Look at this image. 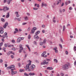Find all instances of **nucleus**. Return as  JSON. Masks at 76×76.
I'll return each mask as SVG.
<instances>
[{
    "label": "nucleus",
    "instance_id": "nucleus-20",
    "mask_svg": "<svg viewBox=\"0 0 76 76\" xmlns=\"http://www.w3.org/2000/svg\"><path fill=\"white\" fill-rule=\"evenodd\" d=\"M26 47H27L29 51H31V49H30V48H29V45H26Z\"/></svg>",
    "mask_w": 76,
    "mask_h": 76
},
{
    "label": "nucleus",
    "instance_id": "nucleus-14",
    "mask_svg": "<svg viewBox=\"0 0 76 76\" xmlns=\"http://www.w3.org/2000/svg\"><path fill=\"white\" fill-rule=\"evenodd\" d=\"M26 68L25 70L26 71H27V70H28V69H29V66L28 65H26Z\"/></svg>",
    "mask_w": 76,
    "mask_h": 76
},
{
    "label": "nucleus",
    "instance_id": "nucleus-64",
    "mask_svg": "<svg viewBox=\"0 0 76 76\" xmlns=\"http://www.w3.org/2000/svg\"><path fill=\"white\" fill-rule=\"evenodd\" d=\"M74 64L75 66H76V61H75Z\"/></svg>",
    "mask_w": 76,
    "mask_h": 76
},
{
    "label": "nucleus",
    "instance_id": "nucleus-43",
    "mask_svg": "<svg viewBox=\"0 0 76 76\" xmlns=\"http://www.w3.org/2000/svg\"><path fill=\"white\" fill-rule=\"evenodd\" d=\"M4 46L5 47H7V45L6 44H5Z\"/></svg>",
    "mask_w": 76,
    "mask_h": 76
},
{
    "label": "nucleus",
    "instance_id": "nucleus-63",
    "mask_svg": "<svg viewBox=\"0 0 76 76\" xmlns=\"http://www.w3.org/2000/svg\"><path fill=\"white\" fill-rule=\"evenodd\" d=\"M42 57H44V55L43 53L42 54Z\"/></svg>",
    "mask_w": 76,
    "mask_h": 76
},
{
    "label": "nucleus",
    "instance_id": "nucleus-11",
    "mask_svg": "<svg viewBox=\"0 0 76 76\" xmlns=\"http://www.w3.org/2000/svg\"><path fill=\"white\" fill-rule=\"evenodd\" d=\"M44 6L46 7L47 6V5L46 4H44V2H42V7H43Z\"/></svg>",
    "mask_w": 76,
    "mask_h": 76
},
{
    "label": "nucleus",
    "instance_id": "nucleus-33",
    "mask_svg": "<svg viewBox=\"0 0 76 76\" xmlns=\"http://www.w3.org/2000/svg\"><path fill=\"white\" fill-rule=\"evenodd\" d=\"M3 31L2 30H0V33H1V34H3Z\"/></svg>",
    "mask_w": 76,
    "mask_h": 76
},
{
    "label": "nucleus",
    "instance_id": "nucleus-18",
    "mask_svg": "<svg viewBox=\"0 0 76 76\" xmlns=\"http://www.w3.org/2000/svg\"><path fill=\"white\" fill-rule=\"evenodd\" d=\"M12 1V0H9L7 1V4H10V2H11V1Z\"/></svg>",
    "mask_w": 76,
    "mask_h": 76
},
{
    "label": "nucleus",
    "instance_id": "nucleus-22",
    "mask_svg": "<svg viewBox=\"0 0 76 76\" xmlns=\"http://www.w3.org/2000/svg\"><path fill=\"white\" fill-rule=\"evenodd\" d=\"M29 61L30 62L28 63V64H27L29 66H31V61L30 60H29Z\"/></svg>",
    "mask_w": 76,
    "mask_h": 76
},
{
    "label": "nucleus",
    "instance_id": "nucleus-40",
    "mask_svg": "<svg viewBox=\"0 0 76 76\" xmlns=\"http://www.w3.org/2000/svg\"><path fill=\"white\" fill-rule=\"evenodd\" d=\"M15 70V68H14V69H11V71L12 72H13V70Z\"/></svg>",
    "mask_w": 76,
    "mask_h": 76
},
{
    "label": "nucleus",
    "instance_id": "nucleus-8",
    "mask_svg": "<svg viewBox=\"0 0 76 76\" xmlns=\"http://www.w3.org/2000/svg\"><path fill=\"white\" fill-rule=\"evenodd\" d=\"M8 25V23L6 22L5 23V24L4 25L3 27L4 29H6L7 28V26Z\"/></svg>",
    "mask_w": 76,
    "mask_h": 76
},
{
    "label": "nucleus",
    "instance_id": "nucleus-41",
    "mask_svg": "<svg viewBox=\"0 0 76 76\" xmlns=\"http://www.w3.org/2000/svg\"><path fill=\"white\" fill-rule=\"evenodd\" d=\"M15 15H18V12H15Z\"/></svg>",
    "mask_w": 76,
    "mask_h": 76
},
{
    "label": "nucleus",
    "instance_id": "nucleus-42",
    "mask_svg": "<svg viewBox=\"0 0 76 76\" xmlns=\"http://www.w3.org/2000/svg\"><path fill=\"white\" fill-rule=\"evenodd\" d=\"M11 57L12 58H14V56H13V55H11Z\"/></svg>",
    "mask_w": 76,
    "mask_h": 76
},
{
    "label": "nucleus",
    "instance_id": "nucleus-21",
    "mask_svg": "<svg viewBox=\"0 0 76 76\" xmlns=\"http://www.w3.org/2000/svg\"><path fill=\"white\" fill-rule=\"evenodd\" d=\"M53 61H54V62H55V63H58V61L56 59H54L53 60Z\"/></svg>",
    "mask_w": 76,
    "mask_h": 76
},
{
    "label": "nucleus",
    "instance_id": "nucleus-6",
    "mask_svg": "<svg viewBox=\"0 0 76 76\" xmlns=\"http://www.w3.org/2000/svg\"><path fill=\"white\" fill-rule=\"evenodd\" d=\"M37 30V28L35 27H34L31 29V34H34V32H35V31H36Z\"/></svg>",
    "mask_w": 76,
    "mask_h": 76
},
{
    "label": "nucleus",
    "instance_id": "nucleus-58",
    "mask_svg": "<svg viewBox=\"0 0 76 76\" xmlns=\"http://www.w3.org/2000/svg\"><path fill=\"white\" fill-rule=\"evenodd\" d=\"M2 37L3 38H5V35H3L2 36Z\"/></svg>",
    "mask_w": 76,
    "mask_h": 76
},
{
    "label": "nucleus",
    "instance_id": "nucleus-28",
    "mask_svg": "<svg viewBox=\"0 0 76 76\" xmlns=\"http://www.w3.org/2000/svg\"><path fill=\"white\" fill-rule=\"evenodd\" d=\"M74 51H76V46H75L74 47Z\"/></svg>",
    "mask_w": 76,
    "mask_h": 76
},
{
    "label": "nucleus",
    "instance_id": "nucleus-5",
    "mask_svg": "<svg viewBox=\"0 0 76 76\" xmlns=\"http://www.w3.org/2000/svg\"><path fill=\"white\" fill-rule=\"evenodd\" d=\"M15 65H11L10 66H8L7 67V70H9V69H11L12 68H15Z\"/></svg>",
    "mask_w": 76,
    "mask_h": 76
},
{
    "label": "nucleus",
    "instance_id": "nucleus-13",
    "mask_svg": "<svg viewBox=\"0 0 76 76\" xmlns=\"http://www.w3.org/2000/svg\"><path fill=\"white\" fill-rule=\"evenodd\" d=\"M48 62H46V61L44 60L43 61V64H48Z\"/></svg>",
    "mask_w": 76,
    "mask_h": 76
},
{
    "label": "nucleus",
    "instance_id": "nucleus-47",
    "mask_svg": "<svg viewBox=\"0 0 76 76\" xmlns=\"http://www.w3.org/2000/svg\"><path fill=\"white\" fill-rule=\"evenodd\" d=\"M3 62V60L1 59L0 60V63H1Z\"/></svg>",
    "mask_w": 76,
    "mask_h": 76
},
{
    "label": "nucleus",
    "instance_id": "nucleus-1",
    "mask_svg": "<svg viewBox=\"0 0 76 76\" xmlns=\"http://www.w3.org/2000/svg\"><path fill=\"white\" fill-rule=\"evenodd\" d=\"M69 65L68 64H65L64 65L62 66V68L63 70H67L69 69Z\"/></svg>",
    "mask_w": 76,
    "mask_h": 76
},
{
    "label": "nucleus",
    "instance_id": "nucleus-7",
    "mask_svg": "<svg viewBox=\"0 0 76 76\" xmlns=\"http://www.w3.org/2000/svg\"><path fill=\"white\" fill-rule=\"evenodd\" d=\"M3 10H4V12H6V10H9V8H8L7 6L4 7Z\"/></svg>",
    "mask_w": 76,
    "mask_h": 76
},
{
    "label": "nucleus",
    "instance_id": "nucleus-61",
    "mask_svg": "<svg viewBox=\"0 0 76 76\" xmlns=\"http://www.w3.org/2000/svg\"><path fill=\"white\" fill-rule=\"evenodd\" d=\"M7 0H4V3H6Z\"/></svg>",
    "mask_w": 76,
    "mask_h": 76
},
{
    "label": "nucleus",
    "instance_id": "nucleus-25",
    "mask_svg": "<svg viewBox=\"0 0 76 76\" xmlns=\"http://www.w3.org/2000/svg\"><path fill=\"white\" fill-rule=\"evenodd\" d=\"M4 30V28L2 27H0V31Z\"/></svg>",
    "mask_w": 76,
    "mask_h": 76
},
{
    "label": "nucleus",
    "instance_id": "nucleus-34",
    "mask_svg": "<svg viewBox=\"0 0 76 76\" xmlns=\"http://www.w3.org/2000/svg\"><path fill=\"white\" fill-rule=\"evenodd\" d=\"M33 10H38V8H33Z\"/></svg>",
    "mask_w": 76,
    "mask_h": 76
},
{
    "label": "nucleus",
    "instance_id": "nucleus-54",
    "mask_svg": "<svg viewBox=\"0 0 76 76\" xmlns=\"http://www.w3.org/2000/svg\"><path fill=\"white\" fill-rule=\"evenodd\" d=\"M65 53H66V54L67 55L68 54V52L67 51H66Z\"/></svg>",
    "mask_w": 76,
    "mask_h": 76
},
{
    "label": "nucleus",
    "instance_id": "nucleus-30",
    "mask_svg": "<svg viewBox=\"0 0 76 76\" xmlns=\"http://www.w3.org/2000/svg\"><path fill=\"white\" fill-rule=\"evenodd\" d=\"M26 24H27V23H22V25H26Z\"/></svg>",
    "mask_w": 76,
    "mask_h": 76
},
{
    "label": "nucleus",
    "instance_id": "nucleus-56",
    "mask_svg": "<svg viewBox=\"0 0 76 76\" xmlns=\"http://www.w3.org/2000/svg\"><path fill=\"white\" fill-rule=\"evenodd\" d=\"M18 66H19V67H20V63H18Z\"/></svg>",
    "mask_w": 76,
    "mask_h": 76
},
{
    "label": "nucleus",
    "instance_id": "nucleus-32",
    "mask_svg": "<svg viewBox=\"0 0 76 76\" xmlns=\"http://www.w3.org/2000/svg\"><path fill=\"white\" fill-rule=\"evenodd\" d=\"M39 44L40 45H43V42H40Z\"/></svg>",
    "mask_w": 76,
    "mask_h": 76
},
{
    "label": "nucleus",
    "instance_id": "nucleus-10",
    "mask_svg": "<svg viewBox=\"0 0 76 76\" xmlns=\"http://www.w3.org/2000/svg\"><path fill=\"white\" fill-rule=\"evenodd\" d=\"M35 65L34 64H33L31 66V69H33L32 70H34V69H35Z\"/></svg>",
    "mask_w": 76,
    "mask_h": 76
},
{
    "label": "nucleus",
    "instance_id": "nucleus-12",
    "mask_svg": "<svg viewBox=\"0 0 76 76\" xmlns=\"http://www.w3.org/2000/svg\"><path fill=\"white\" fill-rule=\"evenodd\" d=\"M29 75H30V76H34V75H35V74H34V73H32L31 72H30L29 74Z\"/></svg>",
    "mask_w": 76,
    "mask_h": 76
},
{
    "label": "nucleus",
    "instance_id": "nucleus-55",
    "mask_svg": "<svg viewBox=\"0 0 76 76\" xmlns=\"http://www.w3.org/2000/svg\"><path fill=\"white\" fill-rule=\"evenodd\" d=\"M34 44L35 45H37V42L36 41L34 42Z\"/></svg>",
    "mask_w": 76,
    "mask_h": 76
},
{
    "label": "nucleus",
    "instance_id": "nucleus-52",
    "mask_svg": "<svg viewBox=\"0 0 76 76\" xmlns=\"http://www.w3.org/2000/svg\"><path fill=\"white\" fill-rule=\"evenodd\" d=\"M37 63H39V61L37 60H36L35 61Z\"/></svg>",
    "mask_w": 76,
    "mask_h": 76
},
{
    "label": "nucleus",
    "instance_id": "nucleus-44",
    "mask_svg": "<svg viewBox=\"0 0 76 76\" xmlns=\"http://www.w3.org/2000/svg\"><path fill=\"white\" fill-rule=\"evenodd\" d=\"M69 10H72V8L71 7H70L69 8Z\"/></svg>",
    "mask_w": 76,
    "mask_h": 76
},
{
    "label": "nucleus",
    "instance_id": "nucleus-29",
    "mask_svg": "<svg viewBox=\"0 0 76 76\" xmlns=\"http://www.w3.org/2000/svg\"><path fill=\"white\" fill-rule=\"evenodd\" d=\"M3 42H1V43H0V47H1V46L3 45Z\"/></svg>",
    "mask_w": 76,
    "mask_h": 76
},
{
    "label": "nucleus",
    "instance_id": "nucleus-24",
    "mask_svg": "<svg viewBox=\"0 0 76 76\" xmlns=\"http://www.w3.org/2000/svg\"><path fill=\"white\" fill-rule=\"evenodd\" d=\"M65 29H66V26H64L63 27V31H64V30H65Z\"/></svg>",
    "mask_w": 76,
    "mask_h": 76
},
{
    "label": "nucleus",
    "instance_id": "nucleus-15",
    "mask_svg": "<svg viewBox=\"0 0 76 76\" xmlns=\"http://www.w3.org/2000/svg\"><path fill=\"white\" fill-rule=\"evenodd\" d=\"M16 73H17V71H12V75H15V74H16Z\"/></svg>",
    "mask_w": 76,
    "mask_h": 76
},
{
    "label": "nucleus",
    "instance_id": "nucleus-45",
    "mask_svg": "<svg viewBox=\"0 0 76 76\" xmlns=\"http://www.w3.org/2000/svg\"><path fill=\"white\" fill-rule=\"evenodd\" d=\"M15 31H17V32H18V29H17V28H16L15 29Z\"/></svg>",
    "mask_w": 76,
    "mask_h": 76
},
{
    "label": "nucleus",
    "instance_id": "nucleus-60",
    "mask_svg": "<svg viewBox=\"0 0 76 76\" xmlns=\"http://www.w3.org/2000/svg\"><path fill=\"white\" fill-rule=\"evenodd\" d=\"M42 28H45V26L44 25H42Z\"/></svg>",
    "mask_w": 76,
    "mask_h": 76
},
{
    "label": "nucleus",
    "instance_id": "nucleus-36",
    "mask_svg": "<svg viewBox=\"0 0 76 76\" xmlns=\"http://www.w3.org/2000/svg\"><path fill=\"white\" fill-rule=\"evenodd\" d=\"M27 56H28V54H25L24 58H26Z\"/></svg>",
    "mask_w": 76,
    "mask_h": 76
},
{
    "label": "nucleus",
    "instance_id": "nucleus-16",
    "mask_svg": "<svg viewBox=\"0 0 76 76\" xmlns=\"http://www.w3.org/2000/svg\"><path fill=\"white\" fill-rule=\"evenodd\" d=\"M10 16V15L9 14V12H8L7 13V15H6V18H9Z\"/></svg>",
    "mask_w": 76,
    "mask_h": 76
},
{
    "label": "nucleus",
    "instance_id": "nucleus-2",
    "mask_svg": "<svg viewBox=\"0 0 76 76\" xmlns=\"http://www.w3.org/2000/svg\"><path fill=\"white\" fill-rule=\"evenodd\" d=\"M39 33H40V31H37L35 33L36 35H34V39H39V37L37 35V34H39Z\"/></svg>",
    "mask_w": 76,
    "mask_h": 76
},
{
    "label": "nucleus",
    "instance_id": "nucleus-50",
    "mask_svg": "<svg viewBox=\"0 0 76 76\" xmlns=\"http://www.w3.org/2000/svg\"><path fill=\"white\" fill-rule=\"evenodd\" d=\"M53 23H56V20H54V19L53 20Z\"/></svg>",
    "mask_w": 76,
    "mask_h": 76
},
{
    "label": "nucleus",
    "instance_id": "nucleus-4",
    "mask_svg": "<svg viewBox=\"0 0 76 76\" xmlns=\"http://www.w3.org/2000/svg\"><path fill=\"white\" fill-rule=\"evenodd\" d=\"M24 39V37H20L18 38L17 40V42H20L21 40Z\"/></svg>",
    "mask_w": 76,
    "mask_h": 76
},
{
    "label": "nucleus",
    "instance_id": "nucleus-27",
    "mask_svg": "<svg viewBox=\"0 0 76 76\" xmlns=\"http://www.w3.org/2000/svg\"><path fill=\"white\" fill-rule=\"evenodd\" d=\"M31 35H28V39H31Z\"/></svg>",
    "mask_w": 76,
    "mask_h": 76
},
{
    "label": "nucleus",
    "instance_id": "nucleus-3",
    "mask_svg": "<svg viewBox=\"0 0 76 76\" xmlns=\"http://www.w3.org/2000/svg\"><path fill=\"white\" fill-rule=\"evenodd\" d=\"M20 47V50H19V52L20 53H22V51L23 50V48L22 47V45H20L19 46Z\"/></svg>",
    "mask_w": 76,
    "mask_h": 76
},
{
    "label": "nucleus",
    "instance_id": "nucleus-59",
    "mask_svg": "<svg viewBox=\"0 0 76 76\" xmlns=\"http://www.w3.org/2000/svg\"><path fill=\"white\" fill-rule=\"evenodd\" d=\"M8 47H12V45H10L8 46Z\"/></svg>",
    "mask_w": 76,
    "mask_h": 76
},
{
    "label": "nucleus",
    "instance_id": "nucleus-35",
    "mask_svg": "<svg viewBox=\"0 0 76 76\" xmlns=\"http://www.w3.org/2000/svg\"><path fill=\"white\" fill-rule=\"evenodd\" d=\"M30 30H31V28L28 27V28L27 29V31H30Z\"/></svg>",
    "mask_w": 76,
    "mask_h": 76
},
{
    "label": "nucleus",
    "instance_id": "nucleus-46",
    "mask_svg": "<svg viewBox=\"0 0 76 76\" xmlns=\"http://www.w3.org/2000/svg\"><path fill=\"white\" fill-rule=\"evenodd\" d=\"M12 42L13 43H15V41L14 39H13L12 40Z\"/></svg>",
    "mask_w": 76,
    "mask_h": 76
},
{
    "label": "nucleus",
    "instance_id": "nucleus-38",
    "mask_svg": "<svg viewBox=\"0 0 76 76\" xmlns=\"http://www.w3.org/2000/svg\"><path fill=\"white\" fill-rule=\"evenodd\" d=\"M59 47H60L61 48H63L62 47V45H61V44H59Z\"/></svg>",
    "mask_w": 76,
    "mask_h": 76
},
{
    "label": "nucleus",
    "instance_id": "nucleus-48",
    "mask_svg": "<svg viewBox=\"0 0 76 76\" xmlns=\"http://www.w3.org/2000/svg\"><path fill=\"white\" fill-rule=\"evenodd\" d=\"M1 41H2V42H4V39H1Z\"/></svg>",
    "mask_w": 76,
    "mask_h": 76
},
{
    "label": "nucleus",
    "instance_id": "nucleus-62",
    "mask_svg": "<svg viewBox=\"0 0 76 76\" xmlns=\"http://www.w3.org/2000/svg\"><path fill=\"white\" fill-rule=\"evenodd\" d=\"M26 14L28 16H29V15H30V14H29V13H27Z\"/></svg>",
    "mask_w": 76,
    "mask_h": 76
},
{
    "label": "nucleus",
    "instance_id": "nucleus-37",
    "mask_svg": "<svg viewBox=\"0 0 76 76\" xmlns=\"http://www.w3.org/2000/svg\"><path fill=\"white\" fill-rule=\"evenodd\" d=\"M46 60L48 61H51V60L49 59H47V58H46Z\"/></svg>",
    "mask_w": 76,
    "mask_h": 76
},
{
    "label": "nucleus",
    "instance_id": "nucleus-9",
    "mask_svg": "<svg viewBox=\"0 0 76 76\" xmlns=\"http://www.w3.org/2000/svg\"><path fill=\"white\" fill-rule=\"evenodd\" d=\"M53 50H55V53H58V50H57V48L55 47L53 48Z\"/></svg>",
    "mask_w": 76,
    "mask_h": 76
},
{
    "label": "nucleus",
    "instance_id": "nucleus-17",
    "mask_svg": "<svg viewBox=\"0 0 76 76\" xmlns=\"http://www.w3.org/2000/svg\"><path fill=\"white\" fill-rule=\"evenodd\" d=\"M47 69H48L49 70V69H50V70H53V68L52 67H48L47 68Z\"/></svg>",
    "mask_w": 76,
    "mask_h": 76
},
{
    "label": "nucleus",
    "instance_id": "nucleus-23",
    "mask_svg": "<svg viewBox=\"0 0 76 76\" xmlns=\"http://www.w3.org/2000/svg\"><path fill=\"white\" fill-rule=\"evenodd\" d=\"M1 20L3 22H5L4 19L3 18H1Z\"/></svg>",
    "mask_w": 76,
    "mask_h": 76
},
{
    "label": "nucleus",
    "instance_id": "nucleus-39",
    "mask_svg": "<svg viewBox=\"0 0 76 76\" xmlns=\"http://www.w3.org/2000/svg\"><path fill=\"white\" fill-rule=\"evenodd\" d=\"M10 52H8V53H7V56H10Z\"/></svg>",
    "mask_w": 76,
    "mask_h": 76
},
{
    "label": "nucleus",
    "instance_id": "nucleus-26",
    "mask_svg": "<svg viewBox=\"0 0 76 76\" xmlns=\"http://www.w3.org/2000/svg\"><path fill=\"white\" fill-rule=\"evenodd\" d=\"M47 40L45 39H44V41H43V43L44 44H45L46 43V41Z\"/></svg>",
    "mask_w": 76,
    "mask_h": 76
},
{
    "label": "nucleus",
    "instance_id": "nucleus-51",
    "mask_svg": "<svg viewBox=\"0 0 76 76\" xmlns=\"http://www.w3.org/2000/svg\"><path fill=\"white\" fill-rule=\"evenodd\" d=\"M61 75L62 76H64V74L63 73H61Z\"/></svg>",
    "mask_w": 76,
    "mask_h": 76
},
{
    "label": "nucleus",
    "instance_id": "nucleus-49",
    "mask_svg": "<svg viewBox=\"0 0 76 76\" xmlns=\"http://www.w3.org/2000/svg\"><path fill=\"white\" fill-rule=\"evenodd\" d=\"M12 49L13 50H14V51H15V50H16V49L15 48H12Z\"/></svg>",
    "mask_w": 76,
    "mask_h": 76
},
{
    "label": "nucleus",
    "instance_id": "nucleus-53",
    "mask_svg": "<svg viewBox=\"0 0 76 76\" xmlns=\"http://www.w3.org/2000/svg\"><path fill=\"white\" fill-rule=\"evenodd\" d=\"M17 20L18 21H19V22L20 21V18H17Z\"/></svg>",
    "mask_w": 76,
    "mask_h": 76
},
{
    "label": "nucleus",
    "instance_id": "nucleus-31",
    "mask_svg": "<svg viewBox=\"0 0 76 76\" xmlns=\"http://www.w3.org/2000/svg\"><path fill=\"white\" fill-rule=\"evenodd\" d=\"M24 75L25 76H29V75L26 73H24Z\"/></svg>",
    "mask_w": 76,
    "mask_h": 76
},
{
    "label": "nucleus",
    "instance_id": "nucleus-19",
    "mask_svg": "<svg viewBox=\"0 0 76 76\" xmlns=\"http://www.w3.org/2000/svg\"><path fill=\"white\" fill-rule=\"evenodd\" d=\"M24 19H25V20H28V17H24Z\"/></svg>",
    "mask_w": 76,
    "mask_h": 76
},
{
    "label": "nucleus",
    "instance_id": "nucleus-57",
    "mask_svg": "<svg viewBox=\"0 0 76 76\" xmlns=\"http://www.w3.org/2000/svg\"><path fill=\"white\" fill-rule=\"evenodd\" d=\"M43 54L44 55H45V54H46V52L45 51V52H43Z\"/></svg>",
    "mask_w": 76,
    "mask_h": 76
}]
</instances>
